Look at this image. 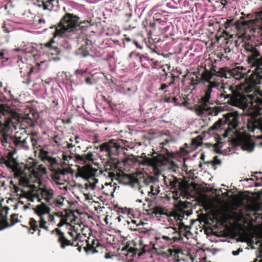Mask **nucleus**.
<instances>
[{
    "label": "nucleus",
    "instance_id": "obj_43",
    "mask_svg": "<svg viewBox=\"0 0 262 262\" xmlns=\"http://www.w3.org/2000/svg\"><path fill=\"white\" fill-rule=\"evenodd\" d=\"M85 82L87 84H92V82L91 81V80L90 78H86V79H85Z\"/></svg>",
    "mask_w": 262,
    "mask_h": 262
},
{
    "label": "nucleus",
    "instance_id": "obj_22",
    "mask_svg": "<svg viewBox=\"0 0 262 262\" xmlns=\"http://www.w3.org/2000/svg\"><path fill=\"white\" fill-rule=\"evenodd\" d=\"M77 54L81 57H86L89 55V52L85 49V47L82 46L77 51Z\"/></svg>",
    "mask_w": 262,
    "mask_h": 262
},
{
    "label": "nucleus",
    "instance_id": "obj_6",
    "mask_svg": "<svg viewBox=\"0 0 262 262\" xmlns=\"http://www.w3.org/2000/svg\"><path fill=\"white\" fill-rule=\"evenodd\" d=\"M150 182V179L140 176L138 178L132 180L130 185L133 187L138 189L141 194H144L147 192L148 196L155 198L160 192V188L157 185H151L148 188V186Z\"/></svg>",
    "mask_w": 262,
    "mask_h": 262
},
{
    "label": "nucleus",
    "instance_id": "obj_8",
    "mask_svg": "<svg viewBox=\"0 0 262 262\" xmlns=\"http://www.w3.org/2000/svg\"><path fill=\"white\" fill-rule=\"evenodd\" d=\"M68 173L67 169L58 168L52 171L51 182L53 185H63L66 181V175Z\"/></svg>",
    "mask_w": 262,
    "mask_h": 262
},
{
    "label": "nucleus",
    "instance_id": "obj_12",
    "mask_svg": "<svg viewBox=\"0 0 262 262\" xmlns=\"http://www.w3.org/2000/svg\"><path fill=\"white\" fill-rule=\"evenodd\" d=\"M252 54L249 57V62L255 67L254 70L256 69H261L262 67V57L257 58L259 55V52L255 48H252Z\"/></svg>",
    "mask_w": 262,
    "mask_h": 262
},
{
    "label": "nucleus",
    "instance_id": "obj_25",
    "mask_svg": "<svg viewBox=\"0 0 262 262\" xmlns=\"http://www.w3.org/2000/svg\"><path fill=\"white\" fill-rule=\"evenodd\" d=\"M74 160L77 162H80L81 163H85L84 155H75L74 156Z\"/></svg>",
    "mask_w": 262,
    "mask_h": 262
},
{
    "label": "nucleus",
    "instance_id": "obj_32",
    "mask_svg": "<svg viewBox=\"0 0 262 262\" xmlns=\"http://www.w3.org/2000/svg\"><path fill=\"white\" fill-rule=\"evenodd\" d=\"M74 158L73 156L71 155H66L65 154H62V159L66 162H69L70 160L73 159Z\"/></svg>",
    "mask_w": 262,
    "mask_h": 262
},
{
    "label": "nucleus",
    "instance_id": "obj_34",
    "mask_svg": "<svg viewBox=\"0 0 262 262\" xmlns=\"http://www.w3.org/2000/svg\"><path fill=\"white\" fill-rule=\"evenodd\" d=\"M233 21V19L227 20V21L225 23V28L226 29H227L228 27H229L230 24L231 23H232Z\"/></svg>",
    "mask_w": 262,
    "mask_h": 262
},
{
    "label": "nucleus",
    "instance_id": "obj_21",
    "mask_svg": "<svg viewBox=\"0 0 262 262\" xmlns=\"http://www.w3.org/2000/svg\"><path fill=\"white\" fill-rule=\"evenodd\" d=\"M254 144L250 142L246 141L242 146V148L244 150L248 152H251L253 150Z\"/></svg>",
    "mask_w": 262,
    "mask_h": 262
},
{
    "label": "nucleus",
    "instance_id": "obj_18",
    "mask_svg": "<svg viewBox=\"0 0 262 262\" xmlns=\"http://www.w3.org/2000/svg\"><path fill=\"white\" fill-rule=\"evenodd\" d=\"M14 140L13 144L16 148L23 149L25 150H28L29 149V146L27 144L26 138L21 140V137H15Z\"/></svg>",
    "mask_w": 262,
    "mask_h": 262
},
{
    "label": "nucleus",
    "instance_id": "obj_33",
    "mask_svg": "<svg viewBox=\"0 0 262 262\" xmlns=\"http://www.w3.org/2000/svg\"><path fill=\"white\" fill-rule=\"evenodd\" d=\"M11 221L12 224L11 225H13L18 222L17 214H12L11 215Z\"/></svg>",
    "mask_w": 262,
    "mask_h": 262
},
{
    "label": "nucleus",
    "instance_id": "obj_49",
    "mask_svg": "<svg viewBox=\"0 0 262 262\" xmlns=\"http://www.w3.org/2000/svg\"><path fill=\"white\" fill-rule=\"evenodd\" d=\"M137 202H138L139 203H142V200H141V199H139V200H137Z\"/></svg>",
    "mask_w": 262,
    "mask_h": 262
},
{
    "label": "nucleus",
    "instance_id": "obj_10",
    "mask_svg": "<svg viewBox=\"0 0 262 262\" xmlns=\"http://www.w3.org/2000/svg\"><path fill=\"white\" fill-rule=\"evenodd\" d=\"M262 76L256 72H252L249 77L246 78L244 90L246 92L252 91L257 85L260 84Z\"/></svg>",
    "mask_w": 262,
    "mask_h": 262
},
{
    "label": "nucleus",
    "instance_id": "obj_40",
    "mask_svg": "<svg viewBox=\"0 0 262 262\" xmlns=\"http://www.w3.org/2000/svg\"><path fill=\"white\" fill-rule=\"evenodd\" d=\"M5 55V50H3L1 52H0V58H6L8 59V58H5L4 57Z\"/></svg>",
    "mask_w": 262,
    "mask_h": 262
},
{
    "label": "nucleus",
    "instance_id": "obj_39",
    "mask_svg": "<svg viewBox=\"0 0 262 262\" xmlns=\"http://www.w3.org/2000/svg\"><path fill=\"white\" fill-rule=\"evenodd\" d=\"M66 223V220H64V219H62L61 220L60 223H59L58 224V227H61L64 224H65Z\"/></svg>",
    "mask_w": 262,
    "mask_h": 262
},
{
    "label": "nucleus",
    "instance_id": "obj_42",
    "mask_svg": "<svg viewBox=\"0 0 262 262\" xmlns=\"http://www.w3.org/2000/svg\"><path fill=\"white\" fill-rule=\"evenodd\" d=\"M172 102L175 105H178L179 104L178 102V99L176 97L172 98Z\"/></svg>",
    "mask_w": 262,
    "mask_h": 262
},
{
    "label": "nucleus",
    "instance_id": "obj_36",
    "mask_svg": "<svg viewBox=\"0 0 262 262\" xmlns=\"http://www.w3.org/2000/svg\"><path fill=\"white\" fill-rule=\"evenodd\" d=\"M46 216L48 219V220H49V222H55V218H54V216L51 215V214H50V213Z\"/></svg>",
    "mask_w": 262,
    "mask_h": 262
},
{
    "label": "nucleus",
    "instance_id": "obj_13",
    "mask_svg": "<svg viewBox=\"0 0 262 262\" xmlns=\"http://www.w3.org/2000/svg\"><path fill=\"white\" fill-rule=\"evenodd\" d=\"M40 191L42 198L50 205L55 196L53 189L48 187H44L40 189Z\"/></svg>",
    "mask_w": 262,
    "mask_h": 262
},
{
    "label": "nucleus",
    "instance_id": "obj_9",
    "mask_svg": "<svg viewBox=\"0 0 262 262\" xmlns=\"http://www.w3.org/2000/svg\"><path fill=\"white\" fill-rule=\"evenodd\" d=\"M142 155L143 160L141 163L143 165L150 166L155 169H158L164 164V158L161 155L152 157H147L144 154Z\"/></svg>",
    "mask_w": 262,
    "mask_h": 262
},
{
    "label": "nucleus",
    "instance_id": "obj_29",
    "mask_svg": "<svg viewBox=\"0 0 262 262\" xmlns=\"http://www.w3.org/2000/svg\"><path fill=\"white\" fill-rule=\"evenodd\" d=\"M54 42V39H52L50 41H49V42H48L47 44H46V46L47 47L51 48V49H54L55 50V51L56 52H58V48L56 47V46H53L52 44Z\"/></svg>",
    "mask_w": 262,
    "mask_h": 262
},
{
    "label": "nucleus",
    "instance_id": "obj_52",
    "mask_svg": "<svg viewBox=\"0 0 262 262\" xmlns=\"http://www.w3.org/2000/svg\"><path fill=\"white\" fill-rule=\"evenodd\" d=\"M118 220H119V221H121L120 216H119L118 217Z\"/></svg>",
    "mask_w": 262,
    "mask_h": 262
},
{
    "label": "nucleus",
    "instance_id": "obj_48",
    "mask_svg": "<svg viewBox=\"0 0 262 262\" xmlns=\"http://www.w3.org/2000/svg\"><path fill=\"white\" fill-rule=\"evenodd\" d=\"M131 221L133 224H136L137 221L136 220H132Z\"/></svg>",
    "mask_w": 262,
    "mask_h": 262
},
{
    "label": "nucleus",
    "instance_id": "obj_35",
    "mask_svg": "<svg viewBox=\"0 0 262 262\" xmlns=\"http://www.w3.org/2000/svg\"><path fill=\"white\" fill-rule=\"evenodd\" d=\"M243 251V249L242 248H239V249H238L236 251H233L232 252V254L234 255V256H237L239 254V253Z\"/></svg>",
    "mask_w": 262,
    "mask_h": 262
},
{
    "label": "nucleus",
    "instance_id": "obj_45",
    "mask_svg": "<svg viewBox=\"0 0 262 262\" xmlns=\"http://www.w3.org/2000/svg\"><path fill=\"white\" fill-rule=\"evenodd\" d=\"M115 173L114 172H110L109 173V176L110 177L113 178L115 177Z\"/></svg>",
    "mask_w": 262,
    "mask_h": 262
},
{
    "label": "nucleus",
    "instance_id": "obj_7",
    "mask_svg": "<svg viewBox=\"0 0 262 262\" xmlns=\"http://www.w3.org/2000/svg\"><path fill=\"white\" fill-rule=\"evenodd\" d=\"M98 170L93 168L91 166L86 165L83 167L79 171L80 177L87 180L92 189H94L98 187L97 184L98 183V179L96 178V173Z\"/></svg>",
    "mask_w": 262,
    "mask_h": 262
},
{
    "label": "nucleus",
    "instance_id": "obj_51",
    "mask_svg": "<svg viewBox=\"0 0 262 262\" xmlns=\"http://www.w3.org/2000/svg\"><path fill=\"white\" fill-rule=\"evenodd\" d=\"M40 231H40V230H38V235H40Z\"/></svg>",
    "mask_w": 262,
    "mask_h": 262
},
{
    "label": "nucleus",
    "instance_id": "obj_15",
    "mask_svg": "<svg viewBox=\"0 0 262 262\" xmlns=\"http://www.w3.org/2000/svg\"><path fill=\"white\" fill-rule=\"evenodd\" d=\"M54 232L58 236V241L62 249H64L67 246L72 245V243L65 237L64 233L60 229L56 228L52 231V233Z\"/></svg>",
    "mask_w": 262,
    "mask_h": 262
},
{
    "label": "nucleus",
    "instance_id": "obj_19",
    "mask_svg": "<svg viewBox=\"0 0 262 262\" xmlns=\"http://www.w3.org/2000/svg\"><path fill=\"white\" fill-rule=\"evenodd\" d=\"M191 214V213L188 211L180 210L175 215V219L179 221H182L185 219V216L188 217Z\"/></svg>",
    "mask_w": 262,
    "mask_h": 262
},
{
    "label": "nucleus",
    "instance_id": "obj_44",
    "mask_svg": "<svg viewBox=\"0 0 262 262\" xmlns=\"http://www.w3.org/2000/svg\"><path fill=\"white\" fill-rule=\"evenodd\" d=\"M3 28L4 29V31H5L6 32H9L10 31L7 28V27H6V25H4L3 26Z\"/></svg>",
    "mask_w": 262,
    "mask_h": 262
},
{
    "label": "nucleus",
    "instance_id": "obj_11",
    "mask_svg": "<svg viewBox=\"0 0 262 262\" xmlns=\"http://www.w3.org/2000/svg\"><path fill=\"white\" fill-rule=\"evenodd\" d=\"M188 227L187 226H185L184 223H181L179 225V233L178 236H170V235H163L161 237V238L170 242L171 241H173L174 242L180 240L182 239V236H184L185 237H187V234L188 233L190 232L188 231Z\"/></svg>",
    "mask_w": 262,
    "mask_h": 262
},
{
    "label": "nucleus",
    "instance_id": "obj_17",
    "mask_svg": "<svg viewBox=\"0 0 262 262\" xmlns=\"http://www.w3.org/2000/svg\"><path fill=\"white\" fill-rule=\"evenodd\" d=\"M165 183L169 184L171 189H178L181 187V184L178 179L174 177L171 176L170 178H164Z\"/></svg>",
    "mask_w": 262,
    "mask_h": 262
},
{
    "label": "nucleus",
    "instance_id": "obj_1",
    "mask_svg": "<svg viewBox=\"0 0 262 262\" xmlns=\"http://www.w3.org/2000/svg\"><path fill=\"white\" fill-rule=\"evenodd\" d=\"M1 112L4 113L5 120H9L12 126L15 127L16 125L20 123L22 128H29L34 127V123L32 119L33 115L25 114L20 115L18 114L13 107L7 104H0Z\"/></svg>",
    "mask_w": 262,
    "mask_h": 262
},
{
    "label": "nucleus",
    "instance_id": "obj_3",
    "mask_svg": "<svg viewBox=\"0 0 262 262\" xmlns=\"http://www.w3.org/2000/svg\"><path fill=\"white\" fill-rule=\"evenodd\" d=\"M14 172V176L18 179L21 185L24 186H30V182H36L39 180L43 174L46 173V169H39L37 167L33 168L31 169L22 168L17 166L12 167Z\"/></svg>",
    "mask_w": 262,
    "mask_h": 262
},
{
    "label": "nucleus",
    "instance_id": "obj_47",
    "mask_svg": "<svg viewBox=\"0 0 262 262\" xmlns=\"http://www.w3.org/2000/svg\"><path fill=\"white\" fill-rule=\"evenodd\" d=\"M174 82L173 81H171L170 82H169L168 84H167V85H168V87L171 86V85H172L173 84Z\"/></svg>",
    "mask_w": 262,
    "mask_h": 262
},
{
    "label": "nucleus",
    "instance_id": "obj_31",
    "mask_svg": "<svg viewBox=\"0 0 262 262\" xmlns=\"http://www.w3.org/2000/svg\"><path fill=\"white\" fill-rule=\"evenodd\" d=\"M28 198H30V200L33 201L34 199H38V195L36 193L34 192H28L27 194Z\"/></svg>",
    "mask_w": 262,
    "mask_h": 262
},
{
    "label": "nucleus",
    "instance_id": "obj_2",
    "mask_svg": "<svg viewBox=\"0 0 262 262\" xmlns=\"http://www.w3.org/2000/svg\"><path fill=\"white\" fill-rule=\"evenodd\" d=\"M78 17L73 14L67 13L62 18L54 33L56 36L76 38V32L78 27Z\"/></svg>",
    "mask_w": 262,
    "mask_h": 262
},
{
    "label": "nucleus",
    "instance_id": "obj_14",
    "mask_svg": "<svg viewBox=\"0 0 262 262\" xmlns=\"http://www.w3.org/2000/svg\"><path fill=\"white\" fill-rule=\"evenodd\" d=\"M121 147V146L116 142L115 140L112 139L107 142H105L100 145L101 151H105L110 154L113 151V148L118 149Z\"/></svg>",
    "mask_w": 262,
    "mask_h": 262
},
{
    "label": "nucleus",
    "instance_id": "obj_57",
    "mask_svg": "<svg viewBox=\"0 0 262 262\" xmlns=\"http://www.w3.org/2000/svg\"><path fill=\"white\" fill-rule=\"evenodd\" d=\"M260 144L262 145V142L260 143Z\"/></svg>",
    "mask_w": 262,
    "mask_h": 262
},
{
    "label": "nucleus",
    "instance_id": "obj_24",
    "mask_svg": "<svg viewBox=\"0 0 262 262\" xmlns=\"http://www.w3.org/2000/svg\"><path fill=\"white\" fill-rule=\"evenodd\" d=\"M168 252L170 256H174L179 254H182V250L178 248L169 249L168 250Z\"/></svg>",
    "mask_w": 262,
    "mask_h": 262
},
{
    "label": "nucleus",
    "instance_id": "obj_26",
    "mask_svg": "<svg viewBox=\"0 0 262 262\" xmlns=\"http://www.w3.org/2000/svg\"><path fill=\"white\" fill-rule=\"evenodd\" d=\"M152 213L156 215L165 214L166 213L164 209L160 207H156L154 208H153Z\"/></svg>",
    "mask_w": 262,
    "mask_h": 262
},
{
    "label": "nucleus",
    "instance_id": "obj_41",
    "mask_svg": "<svg viewBox=\"0 0 262 262\" xmlns=\"http://www.w3.org/2000/svg\"><path fill=\"white\" fill-rule=\"evenodd\" d=\"M168 85H167L166 84H162L161 86V87L160 88L159 90H164V89H165L166 88H168Z\"/></svg>",
    "mask_w": 262,
    "mask_h": 262
},
{
    "label": "nucleus",
    "instance_id": "obj_5",
    "mask_svg": "<svg viewBox=\"0 0 262 262\" xmlns=\"http://www.w3.org/2000/svg\"><path fill=\"white\" fill-rule=\"evenodd\" d=\"M224 119H220L217 121L211 127L212 130L220 131L225 129L224 126L228 125V129L226 131L225 136L229 135L230 132L232 129H235L238 124L239 117L237 113L231 112L224 115Z\"/></svg>",
    "mask_w": 262,
    "mask_h": 262
},
{
    "label": "nucleus",
    "instance_id": "obj_53",
    "mask_svg": "<svg viewBox=\"0 0 262 262\" xmlns=\"http://www.w3.org/2000/svg\"><path fill=\"white\" fill-rule=\"evenodd\" d=\"M15 50L16 51H19V49H18H18H15Z\"/></svg>",
    "mask_w": 262,
    "mask_h": 262
},
{
    "label": "nucleus",
    "instance_id": "obj_37",
    "mask_svg": "<svg viewBox=\"0 0 262 262\" xmlns=\"http://www.w3.org/2000/svg\"><path fill=\"white\" fill-rule=\"evenodd\" d=\"M85 73H86V71L84 70H77L75 71V73L77 75H83Z\"/></svg>",
    "mask_w": 262,
    "mask_h": 262
},
{
    "label": "nucleus",
    "instance_id": "obj_16",
    "mask_svg": "<svg viewBox=\"0 0 262 262\" xmlns=\"http://www.w3.org/2000/svg\"><path fill=\"white\" fill-rule=\"evenodd\" d=\"M62 0H47L43 2L42 6L44 10L57 11L59 9V4Z\"/></svg>",
    "mask_w": 262,
    "mask_h": 262
},
{
    "label": "nucleus",
    "instance_id": "obj_54",
    "mask_svg": "<svg viewBox=\"0 0 262 262\" xmlns=\"http://www.w3.org/2000/svg\"><path fill=\"white\" fill-rule=\"evenodd\" d=\"M2 82H0V87H2Z\"/></svg>",
    "mask_w": 262,
    "mask_h": 262
},
{
    "label": "nucleus",
    "instance_id": "obj_23",
    "mask_svg": "<svg viewBox=\"0 0 262 262\" xmlns=\"http://www.w3.org/2000/svg\"><path fill=\"white\" fill-rule=\"evenodd\" d=\"M166 233L170 236L176 234V236H178L179 229L177 230L176 227H169L167 228Z\"/></svg>",
    "mask_w": 262,
    "mask_h": 262
},
{
    "label": "nucleus",
    "instance_id": "obj_30",
    "mask_svg": "<svg viewBox=\"0 0 262 262\" xmlns=\"http://www.w3.org/2000/svg\"><path fill=\"white\" fill-rule=\"evenodd\" d=\"M85 156V162L87 161H92L94 160V155L92 152H89L87 154H84Z\"/></svg>",
    "mask_w": 262,
    "mask_h": 262
},
{
    "label": "nucleus",
    "instance_id": "obj_55",
    "mask_svg": "<svg viewBox=\"0 0 262 262\" xmlns=\"http://www.w3.org/2000/svg\"><path fill=\"white\" fill-rule=\"evenodd\" d=\"M222 4L223 5H224V6H225V5H226L225 3H222Z\"/></svg>",
    "mask_w": 262,
    "mask_h": 262
},
{
    "label": "nucleus",
    "instance_id": "obj_20",
    "mask_svg": "<svg viewBox=\"0 0 262 262\" xmlns=\"http://www.w3.org/2000/svg\"><path fill=\"white\" fill-rule=\"evenodd\" d=\"M64 205L63 199H56L53 200L51 203L50 204L53 208H60Z\"/></svg>",
    "mask_w": 262,
    "mask_h": 262
},
{
    "label": "nucleus",
    "instance_id": "obj_27",
    "mask_svg": "<svg viewBox=\"0 0 262 262\" xmlns=\"http://www.w3.org/2000/svg\"><path fill=\"white\" fill-rule=\"evenodd\" d=\"M45 160L50 163L51 165H54L57 163V160L51 156H46L45 157Z\"/></svg>",
    "mask_w": 262,
    "mask_h": 262
},
{
    "label": "nucleus",
    "instance_id": "obj_38",
    "mask_svg": "<svg viewBox=\"0 0 262 262\" xmlns=\"http://www.w3.org/2000/svg\"><path fill=\"white\" fill-rule=\"evenodd\" d=\"M31 142H32V145L33 146V147H35V146L37 143L36 140L34 138L31 137Z\"/></svg>",
    "mask_w": 262,
    "mask_h": 262
},
{
    "label": "nucleus",
    "instance_id": "obj_28",
    "mask_svg": "<svg viewBox=\"0 0 262 262\" xmlns=\"http://www.w3.org/2000/svg\"><path fill=\"white\" fill-rule=\"evenodd\" d=\"M61 46L63 48L67 50H70L72 49V44L66 40L62 41Z\"/></svg>",
    "mask_w": 262,
    "mask_h": 262
},
{
    "label": "nucleus",
    "instance_id": "obj_56",
    "mask_svg": "<svg viewBox=\"0 0 262 262\" xmlns=\"http://www.w3.org/2000/svg\"><path fill=\"white\" fill-rule=\"evenodd\" d=\"M2 185H4V182H2Z\"/></svg>",
    "mask_w": 262,
    "mask_h": 262
},
{
    "label": "nucleus",
    "instance_id": "obj_4",
    "mask_svg": "<svg viewBox=\"0 0 262 262\" xmlns=\"http://www.w3.org/2000/svg\"><path fill=\"white\" fill-rule=\"evenodd\" d=\"M34 209L37 216V219L36 220L33 218L30 219L29 223L31 229H30L29 232L33 234L38 226L40 228L49 231V227L47 225L46 216L50 212V208L46 204L42 203L37 205Z\"/></svg>",
    "mask_w": 262,
    "mask_h": 262
},
{
    "label": "nucleus",
    "instance_id": "obj_46",
    "mask_svg": "<svg viewBox=\"0 0 262 262\" xmlns=\"http://www.w3.org/2000/svg\"><path fill=\"white\" fill-rule=\"evenodd\" d=\"M74 147V145L72 144H68V147L69 148H71Z\"/></svg>",
    "mask_w": 262,
    "mask_h": 262
},
{
    "label": "nucleus",
    "instance_id": "obj_50",
    "mask_svg": "<svg viewBox=\"0 0 262 262\" xmlns=\"http://www.w3.org/2000/svg\"><path fill=\"white\" fill-rule=\"evenodd\" d=\"M166 102H170V98H167V99L166 100Z\"/></svg>",
    "mask_w": 262,
    "mask_h": 262
}]
</instances>
